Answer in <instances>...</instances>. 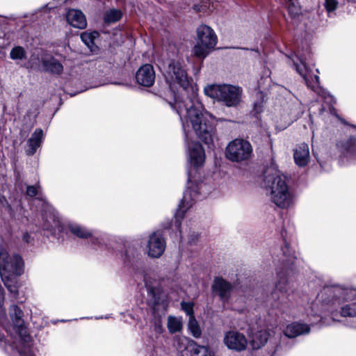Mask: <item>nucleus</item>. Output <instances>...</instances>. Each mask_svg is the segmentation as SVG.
<instances>
[{
    "label": "nucleus",
    "instance_id": "f257e3e1",
    "mask_svg": "<svg viewBox=\"0 0 356 356\" xmlns=\"http://www.w3.org/2000/svg\"><path fill=\"white\" fill-rule=\"evenodd\" d=\"M188 131L184 134L185 142L187 146V160H188V182L187 188L184 192L183 198L178 205L175 215L174 226L179 230L180 236V242L187 243L189 245H194L199 238V233L196 231V225L193 223H186L181 227V220L184 214L193 204L204 198L208 193L204 191L207 185L203 182L197 183L196 181V175L198 170L202 168L205 161V152L202 145L196 141H190L188 139ZM173 225L172 222H168L166 225H163V229L171 228Z\"/></svg>",
    "mask_w": 356,
    "mask_h": 356
},
{
    "label": "nucleus",
    "instance_id": "f03ea898",
    "mask_svg": "<svg viewBox=\"0 0 356 356\" xmlns=\"http://www.w3.org/2000/svg\"><path fill=\"white\" fill-rule=\"evenodd\" d=\"M165 81L169 86L173 102H169L171 108L179 115L180 121L184 128L188 127V123H192L199 135L202 137L204 133L201 131L197 121L204 119L209 115L202 113V104L200 101L197 92L191 83L185 65L179 60H171L164 72ZM211 127H206L207 133L204 136L209 139Z\"/></svg>",
    "mask_w": 356,
    "mask_h": 356
},
{
    "label": "nucleus",
    "instance_id": "7ed1b4c3",
    "mask_svg": "<svg viewBox=\"0 0 356 356\" xmlns=\"http://www.w3.org/2000/svg\"><path fill=\"white\" fill-rule=\"evenodd\" d=\"M264 186L270 190V199L277 207L287 208L293 200V194L286 184V177L273 168L264 172Z\"/></svg>",
    "mask_w": 356,
    "mask_h": 356
},
{
    "label": "nucleus",
    "instance_id": "20e7f679",
    "mask_svg": "<svg viewBox=\"0 0 356 356\" xmlns=\"http://www.w3.org/2000/svg\"><path fill=\"white\" fill-rule=\"evenodd\" d=\"M283 258L281 260L282 268L277 272V282L275 284V289L271 293V296L274 299L281 300L284 301L289 296V283L286 280V275L289 270H292V266H294L297 261L298 257L296 252L293 250L289 244L285 242L284 245L282 248Z\"/></svg>",
    "mask_w": 356,
    "mask_h": 356
},
{
    "label": "nucleus",
    "instance_id": "39448f33",
    "mask_svg": "<svg viewBox=\"0 0 356 356\" xmlns=\"http://www.w3.org/2000/svg\"><path fill=\"white\" fill-rule=\"evenodd\" d=\"M207 96L224 102L228 106H236L241 99L242 88L229 84H213L204 88Z\"/></svg>",
    "mask_w": 356,
    "mask_h": 356
},
{
    "label": "nucleus",
    "instance_id": "423d86ee",
    "mask_svg": "<svg viewBox=\"0 0 356 356\" xmlns=\"http://www.w3.org/2000/svg\"><path fill=\"white\" fill-rule=\"evenodd\" d=\"M218 38L214 31L205 24L197 29V41L192 49L193 55L198 58H205L216 47Z\"/></svg>",
    "mask_w": 356,
    "mask_h": 356
},
{
    "label": "nucleus",
    "instance_id": "0eeeda50",
    "mask_svg": "<svg viewBox=\"0 0 356 356\" xmlns=\"http://www.w3.org/2000/svg\"><path fill=\"white\" fill-rule=\"evenodd\" d=\"M252 147L250 142L244 139H234L226 147V157L233 162H241L251 158Z\"/></svg>",
    "mask_w": 356,
    "mask_h": 356
},
{
    "label": "nucleus",
    "instance_id": "6e6552de",
    "mask_svg": "<svg viewBox=\"0 0 356 356\" xmlns=\"http://www.w3.org/2000/svg\"><path fill=\"white\" fill-rule=\"evenodd\" d=\"M300 60V63L293 60V65L299 74L303 78L307 86L318 95H323L324 90L320 86L319 76L314 74L312 70L308 68L305 64L306 58L302 54H299L296 56Z\"/></svg>",
    "mask_w": 356,
    "mask_h": 356
},
{
    "label": "nucleus",
    "instance_id": "1a4fd4ad",
    "mask_svg": "<svg viewBox=\"0 0 356 356\" xmlns=\"http://www.w3.org/2000/svg\"><path fill=\"white\" fill-rule=\"evenodd\" d=\"M202 113H204V114H205L206 113H207L209 116H207V118H204V119H200V120H198L197 122L198 124H200V127L201 128V131H202L203 132H205V134L207 133V130H206V127H211L210 128L212 129V130L209 131V139H207L206 138H204V136L207 137V136H206L204 134V133L202 134V137L198 134V133L197 132V131L195 130V129L194 128L193 125L192 123H188V125L187 127H186L185 129L184 128V125L181 124L182 125V129L186 132L187 131H188L191 128H192L193 129V131H195V134L197 135V138L201 140L203 143H204L206 145H207L209 147H210L211 145H213V138L216 136V125H215V123L214 122H224L226 120L224 119V118H216V117H214L212 114H211L210 113H209L208 111H207L204 106H202Z\"/></svg>",
    "mask_w": 356,
    "mask_h": 356
},
{
    "label": "nucleus",
    "instance_id": "9d476101",
    "mask_svg": "<svg viewBox=\"0 0 356 356\" xmlns=\"http://www.w3.org/2000/svg\"><path fill=\"white\" fill-rule=\"evenodd\" d=\"M23 260L18 254L10 256L4 249L0 250V273L1 276L8 273L19 275L23 272Z\"/></svg>",
    "mask_w": 356,
    "mask_h": 356
},
{
    "label": "nucleus",
    "instance_id": "9b49d317",
    "mask_svg": "<svg viewBox=\"0 0 356 356\" xmlns=\"http://www.w3.org/2000/svg\"><path fill=\"white\" fill-rule=\"evenodd\" d=\"M341 156L339 163L341 165L356 164V136H350L338 144Z\"/></svg>",
    "mask_w": 356,
    "mask_h": 356
},
{
    "label": "nucleus",
    "instance_id": "f8f14e48",
    "mask_svg": "<svg viewBox=\"0 0 356 356\" xmlns=\"http://www.w3.org/2000/svg\"><path fill=\"white\" fill-rule=\"evenodd\" d=\"M166 242L163 234L159 232H154L149 236L147 245V254L151 258H160L164 253Z\"/></svg>",
    "mask_w": 356,
    "mask_h": 356
},
{
    "label": "nucleus",
    "instance_id": "ddd939ff",
    "mask_svg": "<svg viewBox=\"0 0 356 356\" xmlns=\"http://www.w3.org/2000/svg\"><path fill=\"white\" fill-rule=\"evenodd\" d=\"M223 342L230 350L241 352L246 349L248 340L245 336L237 331H228L225 334Z\"/></svg>",
    "mask_w": 356,
    "mask_h": 356
},
{
    "label": "nucleus",
    "instance_id": "4468645a",
    "mask_svg": "<svg viewBox=\"0 0 356 356\" xmlns=\"http://www.w3.org/2000/svg\"><path fill=\"white\" fill-rule=\"evenodd\" d=\"M233 286L232 284L222 277H215L211 286V291L214 295L219 297L223 302H227L231 296Z\"/></svg>",
    "mask_w": 356,
    "mask_h": 356
},
{
    "label": "nucleus",
    "instance_id": "2eb2a0df",
    "mask_svg": "<svg viewBox=\"0 0 356 356\" xmlns=\"http://www.w3.org/2000/svg\"><path fill=\"white\" fill-rule=\"evenodd\" d=\"M135 79L141 86H151L155 81V72L153 66L150 64L143 65L135 74Z\"/></svg>",
    "mask_w": 356,
    "mask_h": 356
},
{
    "label": "nucleus",
    "instance_id": "dca6fc26",
    "mask_svg": "<svg viewBox=\"0 0 356 356\" xmlns=\"http://www.w3.org/2000/svg\"><path fill=\"white\" fill-rule=\"evenodd\" d=\"M43 229L49 231L51 234L62 231V222L60 218L53 211H45L43 214Z\"/></svg>",
    "mask_w": 356,
    "mask_h": 356
},
{
    "label": "nucleus",
    "instance_id": "f3484780",
    "mask_svg": "<svg viewBox=\"0 0 356 356\" xmlns=\"http://www.w3.org/2000/svg\"><path fill=\"white\" fill-rule=\"evenodd\" d=\"M294 161L299 167H305L309 161L310 155L309 146L307 143H301L294 149Z\"/></svg>",
    "mask_w": 356,
    "mask_h": 356
},
{
    "label": "nucleus",
    "instance_id": "a211bd4d",
    "mask_svg": "<svg viewBox=\"0 0 356 356\" xmlns=\"http://www.w3.org/2000/svg\"><path fill=\"white\" fill-rule=\"evenodd\" d=\"M310 327L307 324L301 323H293L286 326L284 334L289 338H294L300 335L308 334Z\"/></svg>",
    "mask_w": 356,
    "mask_h": 356
},
{
    "label": "nucleus",
    "instance_id": "6ab92c4d",
    "mask_svg": "<svg viewBox=\"0 0 356 356\" xmlns=\"http://www.w3.org/2000/svg\"><path fill=\"white\" fill-rule=\"evenodd\" d=\"M9 315L17 332L22 334L25 330L23 311L17 305H13L10 307Z\"/></svg>",
    "mask_w": 356,
    "mask_h": 356
},
{
    "label": "nucleus",
    "instance_id": "aec40b11",
    "mask_svg": "<svg viewBox=\"0 0 356 356\" xmlns=\"http://www.w3.org/2000/svg\"><path fill=\"white\" fill-rule=\"evenodd\" d=\"M67 20L71 26L80 29H85L87 26L86 17L80 10H69L67 15Z\"/></svg>",
    "mask_w": 356,
    "mask_h": 356
},
{
    "label": "nucleus",
    "instance_id": "412c9836",
    "mask_svg": "<svg viewBox=\"0 0 356 356\" xmlns=\"http://www.w3.org/2000/svg\"><path fill=\"white\" fill-rule=\"evenodd\" d=\"M42 138V129H36L27 141L28 149L26 153L28 155H33L35 153L37 149L41 145Z\"/></svg>",
    "mask_w": 356,
    "mask_h": 356
},
{
    "label": "nucleus",
    "instance_id": "4be33fe9",
    "mask_svg": "<svg viewBox=\"0 0 356 356\" xmlns=\"http://www.w3.org/2000/svg\"><path fill=\"white\" fill-rule=\"evenodd\" d=\"M185 355L186 356H214L213 353L208 346L198 345L196 342H193L189 346Z\"/></svg>",
    "mask_w": 356,
    "mask_h": 356
},
{
    "label": "nucleus",
    "instance_id": "5701e85b",
    "mask_svg": "<svg viewBox=\"0 0 356 356\" xmlns=\"http://www.w3.org/2000/svg\"><path fill=\"white\" fill-rule=\"evenodd\" d=\"M269 333L266 330H260L252 334L250 344L252 349L257 350L261 348L267 342Z\"/></svg>",
    "mask_w": 356,
    "mask_h": 356
},
{
    "label": "nucleus",
    "instance_id": "b1692460",
    "mask_svg": "<svg viewBox=\"0 0 356 356\" xmlns=\"http://www.w3.org/2000/svg\"><path fill=\"white\" fill-rule=\"evenodd\" d=\"M44 70L54 74H60L63 71V65L55 58L49 57L42 60Z\"/></svg>",
    "mask_w": 356,
    "mask_h": 356
},
{
    "label": "nucleus",
    "instance_id": "393cba45",
    "mask_svg": "<svg viewBox=\"0 0 356 356\" xmlns=\"http://www.w3.org/2000/svg\"><path fill=\"white\" fill-rule=\"evenodd\" d=\"M337 296L343 302L353 303L356 305V288L342 289Z\"/></svg>",
    "mask_w": 356,
    "mask_h": 356
},
{
    "label": "nucleus",
    "instance_id": "a878e982",
    "mask_svg": "<svg viewBox=\"0 0 356 356\" xmlns=\"http://www.w3.org/2000/svg\"><path fill=\"white\" fill-rule=\"evenodd\" d=\"M122 17V13L120 10L113 8L104 13L103 19L106 24H110L117 22Z\"/></svg>",
    "mask_w": 356,
    "mask_h": 356
},
{
    "label": "nucleus",
    "instance_id": "bb28decb",
    "mask_svg": "<svg viewBox=\"0 0 356 356\" xmlns=\"http://www.w3.org/2000/svg\"><path fill=\"white\" fill-rule=\"evenodd\" d=\"M167 327L171 334L180 332L182 329V321L181 318L174 316H169L168 318Z\"/></svg>",
    "mask_w": 356,
    "mask_h": 356
},
{
    "label": "nucleus",
    "instance_id": "cd10ccee",
    "mask_svg": "<svg viewBox=\"0 0 356 356\" xmlns=\"http://www.w3.org/2000/svg\"><path fill=\"white\" fill-rule=\"evenodd\" d=\"M69 229L74 235L81 238H88L92 236L90 231L78 225H69Z\"/></svg>",
    "mask_w": 356,
    "mask_h": 356
},
{
    "label": "nucleus",
    "instance_id": "c85d7f7f",
    "mask_svg": "<svg viewBox=\"0 0 356 356\" xmlns=\"http://www.w3.org/2000/svg\"><path fill=\"white\" fill-rule=\"evenodd\" d=\"M188 329L190 333L195 338H200L202 335V330L199 325V323L195 319V316H192V318H189L188 323Z\"/></svg>",
    "mask_w": 356,
    "mask_h": 356
},
{
    "label": "nucleus",
    "instance_id": "c756f323",
    "mask_svg": "<svg viewBox=\"0 0 356 356\" xmlns=\"http://www.w3.org/2000/svg\"><path fill=\"white\" fill-rule=\"evenodd\" d=\"M98 36L99 33L97 31L91 33L83 32L81 34V39L88 48L92 49L94 45V40Z\"/></svg>",
    "mask_w": 356,
    "mask_h": 356
},
{
    "label": "nucleus",
    "instance_id": "7c9ffc66",
    "mask_svg": "<svg viewBox=\"0 0 356 356\" xmlns=\"http://www.w3.org/2000/svg\"><path fill=\"white\" fill-rule=\"evenodd\" d=\"M341 315L343 317H355L356 316V305L353 303H347L341 307Z\"/></svg>",
    "mask_w": 356,
    "mask_h": 356
},
{
    "label": "nucleus",
    "instance_id": "2f4dec72",
    "mask_svg": "<svg viewBox=\"0 0 356 356\" xmlns=\"http://www.w3.org/2000/svg\"><path fill=\"white\" fill-rule=\"evenodd\" d=\"M10 57L13 60H22L26 58V52L24 47L17 46L11 49L10 52Z\"/></svg>",
    "mask_w": 356,
    "mask_h": 356
},
{
    "label": "nucleus",
    "instance_id": "473e14b6",
    "mask_svg": "<svg viewBox=\"0 0 356 356\" xmlns=\"http://www.w3.org/2000/svg\"><path fill=\"white\" fill-rule=\"evenodd\" d=\"M144 280L145 282V286L147 287L148 296H152L154 305L159 304L160 289L159 288L154 287L149 285L145 277L144 278Z\"/></svg>",
    "mask_w": 356,
    "mask_h": 356
},
{
    "label": "nucleus",
    "instance_id": "72a5a7b5",
    "mask_svg": "<svg viewBox=\"0 0 356 356\" xmlns=\"http://www.w3.org/2000/svg\"><path fill=\"white\" fill-rule=\"evenodd\" d=\"M296 118V115H287L283 117V122H277L276 127L280 131L285 129L289 127Z\"/></svg>",
    "mask_w": 356,
    "mask_h": 356
},
{
    "label": "nucleus",
    "instance_id": "f704fd0d",
    "mask_svg": "<svg viewBox=\"0 0 356 356\" xmlns=\"http://www.w3.org/2000/svg\"><path fill=\"white\" fill-rule=\"evenodd\" d=\"M181 309L186 313L189 318H192L194 316V303L193 302H185L182 301L181 302Z\"/></svg>",
    "mask_w": 356,
    "mask_h": 356
},
{
    "label": "nucleus",
    "instance_id": "c9c22d12",
    "mask_svg": "<svg viewBox=\"0 0 356 356\" xmlns=\"http://www.w3.org/2000/svg\"><path fill=\"white\" fill-rule=\"evenodd\" d=\"M288 12L293 18L299 15L300 10L298 3H291L288 4Z\"/></svg>",
    "mask_w": 356,
    "mask_h": 356
},
{
    "label": "nucleus",
    "instance_id": "e433bc0d",
    "mask_svg": "<svg viewBox=\"0 0 356 356\" xmlns=\"http://www.w3.org/2000/svg\"><path fill=\"white\" fill-rule=\"evenodd\" d=\"M339 2L337 0H325L324 6L328 13L335 10L338 6Z\"/></svg>",
    "mask_w": 356,
    "mask_h": 356
},
{
    "label": "nucleus",
    "instance_id": "4c0bfd02",
    "mask_svg": "<svg viewBox=\"0 0 356 356\" xmlns=\"http://www.w3.org/2000/svg\"><path fill=\"white\" fill-rule=\"evenodd\" d=\"M154 330L158 334H162L164 332L161 316L154 318Z\"/></svg>",
    "mask_w": 356,
    "mask_h": 356
},
{
    "label": "nucleus",
    "instance_id": "58836bf2",
    "mask_svg": "<svg viewBox=\"0 0 356 356\" xmlns=\"http://www.w3.org/2000/svg\"><path fill=\"white\" fill-rule=\"evenodd\" d=\"M39 186H29L26 188V195L30 197H35L38 193Z\"/></svg>",
    "mask_w": 356,
    "mask_h": 356
},
{
    "label": "nucleus",
    "instance_id": "ea45409f",
    "mask_svg": "<svg viewBox=\"0 0 356 356\" xmlns=\"http://www.w3.org/2000/svg\"><path fill=\"white\" fill-rule=\"evenodd\" d=\"M4 301V294L3 290L0 285V314H1L3 316H6V310L2 308V305Z\"/></svg>",
    "mask_w": 356,
    "mask_h": 356
},
{
    "label": "nucleus",
    "instance_id": "a19ab883",
    "mask_svg": "<svg viewBox=\"0 0 356 356\" xmlns=\"http://www.w3.org/2000/svg\"><path fill=\"white\" fill-rule=\"evenodd\" d=\"M5 286L8 288V291L13 293H17V290L15 285H13L9 283L8 280H3Z\"/></svg>",
    "mask_w": 356,
    "mask_h": 356
},
{
    "label": "nucleus",
    "instance_id": "79ce46f5",
    "mask_svg": "<svg viewBox=\"0 0 356 356\" xmlns=\"http://www.w3.org/2000/svg\"><path fill=\"white\" fill-rule=\"evenodd\" d=\"M206 8H207V6L199 5V4H195L193 6V9L197 12L204 11L206 10ZM208 8H209L208 7Z\"/></svg>",
    "mask_w": 356,
    "mask_h": 356
},
{
    "label": "nucleus",
    "instance_id": "37998d69",
    "mask_svg": "<svg viewBox=\"0 0 356 356\" xmlns=\"http://www.w3.org/2000/svg\"><path fill=\"white\" fill-rule=\"evenodd\" d=\"M279 348H280V346L276 343L275 346L273 347V350L270 352V356H275V355H276L277 352L278 351Z\"/></svg>",
    "mask_w": 356,
    "mask_h": 356
},
{
    "label": "nucleus",
    "instance_id": "c03bdc74",
    "mask_svg": "<svg viewBox=\"0 0 356 356\" xmlns=\"http://www.w3.org/2000/svg\"><path fill=\"white\" fill-rule=\"evenodd\" d=\"M30 236L28 232H26L23 235V241L26 243H29L30 242Z\"/></svg>",
    "mask_w": 356,
    "mask_h": 356
},
{
    "label": "nucleus",
    "instance_id": "a18cd8bd",
    "mask_svg": "<svg viewBox=\"0 0 356 356\" xmlns=\"http://www.w3.org/2000/svg\"><path fill=\"white\" fill-rule=\"evenodd\" d=\"M254 111L257 113H259L261 111V107L260 105L254 104Z\"/></svg>",
    "mask_w": 356,
    "mask_h": 356
},
{
    "label": "nucleus",
    "instance_id": "49530a36",
    "mask_svg": "<svg viewBox=\"0 0 356 356\" xmlns=\"http://www.w3.org/2000/svg\"><path fill=\"white\" fill-rule=\"evenodd\" d=\"M21 356H34L31 352H29L28 353L20 352Z\"/></svg>",
    "mask_w": 356,
    "mask_h": 356
},
{
    "label": "nucleus",
    "instance_id": "de8ad7c7",
    "mask_svg": "<svg viewBox=\"0 0 356 356\" xmlns=\"http://www.w3.org/2000/svg\"><path fill=\"white\" fill-rule=\"evenodd\" d=\"M4 334L0 332V341H2L4 339Z\"/></svg>",
    "mask_w": 356,
    "mask_h": 356
},
{
    "label": "nucleus",
    "instance_id": "09e8293b",
    "mask_svg": "<svg viewBox=\"0 0 356 356\" xmlns=\"http://www.w3.org/2000/svg\"><path fill=\"white\" fill-rule=\"evenodd\" d=\"M124 257H125V261L127 259V252H125V254H124Z\"/></svg>",
    "mask_w": 356,
    "mask_h": 356
},
{
    "label": "nucleus",
    "instance_id": "8fccbe9b",
    "mask_svg": "<svg viewBox=\"0 0 356 356\" xmlns=\"http://www.w3.org/2000/svg\"><path fill=\"white\" fill-rule=\"evenodd\" d=\"M31 113V111H29L26 113L27 115H29V114Z\"/></svg>",
    "mask_w": 356,
    "mask_h": 356
},
{
    "label": "nucleus",
    "instance_id": "3c124183",
    "mask_svg": "<svg viewBox=\"0 0 356 356\" xmlns=\"http://www.w3.org/2000/svg\"><path fill=\"white\" fill-rule=\"evenodd\" d=\"M316 71L317 73L319 72L318 69H316Z\"/></svg>",
    "mask_w": 356,
    "mask_h": 356
}]
</instances>
